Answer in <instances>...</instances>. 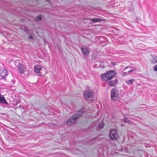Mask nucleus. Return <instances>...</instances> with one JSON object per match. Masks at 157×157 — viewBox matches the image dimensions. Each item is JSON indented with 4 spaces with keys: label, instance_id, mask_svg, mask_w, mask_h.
Returning a JSON list of instances; mask_svg holds the SVG:
<instances>
[{
    "label": "nucleus",
    "instance_id": "10",
    "mask_svg": "<svg viewBox=\"0 0 157 157\" xmlns=\"http://www.w3.org/2000/svg\"><path fill=\"white\" fill-rule=\"evenodd\" d=\"M130 68V67L127 66L126 67L124 70H123V73L125 74V75H126L128 74L129 73L132 72L134 71H135L136 70V69L135 68H134L133 69H132L129 70L128 72H124V71H125L127 69V68Z\"/></svg>",
    "mask_w": 157,
    "mask_h": 157
},
{
    "label": "nucleus",
    "instance_id": "13",
    "mask_svg": "<svg viewBox=\"0 0 157 157\" xmlns=\"http://www.w3.org/2000/svg\"><path fill=\"white\" fill-rule=\"evenodd\" d=\"M102 20L101 18H94L91 19L90 21L94 23L97 22H100L102 21Z\"/></svg>",
    "mask_w": 157,
    "mask_h": 157
},
{
    "label": "nucleus",
    "instance_id": "15",
    "mask_svg": "<svg viewBox=\"0 0 157 157\" xmlns=\"http://www.w3.org/2000/svg\"><path fill=\"white\" fill-rule=\"evenodd\" d=\"M104 123L103 122H101L97 127V130H100L103 128L104 127Z\"/></svg>",
    "mask_w": 157,
    "mask_h": 157
},
{
    "label": "nucleus",
    "instance_id": "4",
    "mask_svg": "<svg viewBox=\"0 0 157 157\" xmlns=\"http://www.w3.org/2000/svg\"><path fill=\"white\" fill-rule=\"evenodd\" d=\"M119 137L118 130L116 129L112 130L109 133V139L111 140H116Z\"/></svg>",
    "mask_w": 157,
    "mask_h": 157
},
{
    "label": "nucleus",
    "instance_id": "11",
    "mask_svg": "<svg viewBox=\"0 0 157 157\" xmlns=\"http://www.w3.org/2000/svg\"><path fill=\"white\" fill-rule=\"evenodd\" d=\"M151 58L150 59V61L152 63H157V56L154 55H151Z\"/></svg>",
    "mask_w": 157,
    "mask_h": 157
},
{
    "label": "nucleus",
    "instance_id": "14",
    "mask_svg": "<svg viewBox=\"0 0 157 157\" xmlns=\"http://www.w3.org/2000/svg\"><path fill=\"white\" fill-rule=\"evenodd\" d=\"M0 102L1 103L8 104L5 98L2 95H0Z\"/></svg>",
    "mask_w": 157,
    "mask_h": 157
},
{
    "label": "nucleus",
    "instance_id": "6",
    "mask_svg": "<svg viewBox=\"0 0 157 157\" xmlns=\"http://www.w3.org/2000/svg\"><path fill=\"white\" fill-rule=\"evenodd\" d=\"M8 74L7 70L5 69H0V79H4L6 81V77Z\"/></svg>",
    "mask_w": 157,
    "mask_h": 157
},
{
    "label": "nucleus",
    "instance_id": "1",
    "mask_svg": "<svg viewBox=\"0 0 157 157\" xmlns=\"http://www.w3.org/2000/svg\"><path fill=\"white\" fill-rule=\"evenodd\" d=\"M84 111L82 109H81L77 113L69 118L67 121V123L68 125H70L74 123L78 120L79 117L82 116Z\"/></svg>",
    "mask_w": 157,
    "mask_h": 157
},
{
    "label": "nucleus",
    "instance_id": "22",
    "mask_svg": "<svg viewBox=\"0 0 157 157\" xmlns=\"http://www.w3.org/2000/svg\"><path fill=\"white\" fill-rule=\"evenodd\" d=\"M45 0L47 2H49L50 0Z\"/></svg>",
    "mask_w": 157,
    "mask_h": 157
},
{
    "label": "nucleus",
    "instance_id": "20",
    "mask_svg": "<svg viewBox=\"0 0 157 157\" xmlns=\"http://www.w3.org/2000/svg\"><path fill=\"white\" fill-rule=\"evenodd\" d=\"M111 63L113 65H116L117 64L115 62H111Z\"/></svg>",
    "mask_w": 157,
    "mask_h": 157
},
{
    "label": "nucleus",
    "instance_id": "3",
    "mask_svg": "<svg viewBox=\"0 0 157 157\" xmlns=\"http://www.w3.org/2000/svg\"><path fill=\"white\" fill-rule=\"evenodd\" d=\"M83 94L85 98L88 101H92L93 100V92L90 90L84 92Z\"/></svg>",
    "mask_w": 157,
    "mask_h": 157
},
{
    "label": "nucleus",
    "instance_id": "2",
    "mask_svg": "<svg viewBox=\"0 0 157 157\" xmlns=\"http://www.w3.org/2000/svg\"><path fill=\"white\" fill-rule=\"evenodd\" d=\"M116 75V73L113 71H110L106 74H102L101 78L103 80H108L113 78Z\"/></svg>",
    "mask_w": 157,
    "mask_h": 157
},
{
    "label": "nucleus",
    "instance_id": "12",
    "mask_svg": "<svg viewBox=\"0 0 157 157\" xmlns=\"http://www.w3.org/2000/svg\"><path fill=\"white\" fill-rule=\"evenodd\" d=\"M118 80L117 79H116L114 81H108L109 85L111 86H115Z\"/></svg>",
    "mask_w": 157,
    "mask_h": 157
},
{
    "label": "nucleus",
    "instance_id": "9",
    "mask_svg": "<svg viewBox=\"0 0 157 157\" xmlns=\"http://www.w3.org/2000/svg\"><path fill=\"white\" fill-rule=\"evenodd\" d=\"M81 50L83 55H88L89 51L86 47H83L81 48Z\"/></svg>",
    "mask_w": 157,
    "mask_h": 157
},
{
    "label": "nucleus",
    "instance_id": "21",
    "mask_svg": "<svg viewBox=\"0 0 157 157\" xmlns=\"http://www.w3.org/2000/svg\"><path fill=\"white\" fill-rule=\"evenodd\" d=\"M29 39H33V37L32 35H31L29 36Z\"/></svg>",
    "mask_w": 157,
    "mask_h": 157
},
{
    "label": "nucleus",
    "instance_id": "7",
    "mask_svg": "<svg viewBox=\"0 0 157 157\" xmlns=\"http://www.w3.org/2000/svg\"><path fill=\"white\" fill-rule=\"evenodd\" d=\"M42 68V67L40 65H36L34 66V70L35 72L38 74L37 75H40V72Z\"/></svg>",
    "mask_w": 157,
    "mask_h": 157
},
{
    "label": "nucleus",
    "instance_id": "8",
    "mask_svg": "<svg viewBox=\"0 0 157 157\" xmlns=\"http://www.w3.org/2000/svg\"><path fill=\"white\" fill-rule=\"evenodd\" d=\"M18 70L20 73H24L25 71V68L23 65L21 64H19L18 67Z\"/></svg>",
    "mask_w": 157,
    "mask_h": 157
},
{
    "label": "nucleus",
    "instance_id": "18",
    "mask_svg": "<svg viewBox=\"0 0 157 157\" xmlns=\"http://www.w3.org/2000/svg\"><path fill=\"white\" fill-rule=\"evenodd\" d=\"M124 121L125 122H126L128 123H130V121L127 118H125L124 119Z\"/></svg>",
    "mask_w": 157,
    "mask_h": 157
},
{
    "label": "nucleus",
    "instance_id": "19",
    "mask_svg": "<svg viewBox=\"0 0 157 157\" xmlns=\"http://www.w3.org/2000/svg\"><path fill=\"white\" fill-rule=\"evenodd\" d=\"M153 70L155 71H157V64L154 67Z\"/></svg>",
    "mask_w": 157,
    "mask_h": 157
},
{
    "label": "nucleus",
    "instance_id": "5",
    "mask_svg": "<svg viewBox=\"0 0 157 157\" xmlns=\"http://www.w3.org/2000/svg\"><path fill=\"white\" fill-rule=\"evenodd\" d=\"M119 95L117 89L116 88L112 89L111 90V98L112 100H117L119 98Z\"/></svg>",
    "mask_w": 157,
    "mask_h": 157
},
{
    "label": "nucleus",
    "instance_id": "17",
    "mask_svg": "<svg viewBox=\"0 0 157 157\" xmlns=\"http://www.w3.org/2000/svg\"><path fill=\"white\" fill-rule=\"evenodd\" d=\"M42 19V17L41 16H39L38 17H37L36 18V20L37 21H40Z\"/></svg>",
    "mask_w": 157,
    "mask_h": 157
},
{
    "label": "nucleus",
    "instance_id": "16",
    "mask_svg": "<svg viewBox=\"0 0 157 157\" xmlns=\"http://www.w3.org/2000/svg\"><path fill=\"white\" fill-rule=\"evenodd\" d=\"M134 81L135 80L134 79H131L129 80L126 81L125 82L128 85L132 84Z\"/></svg>",
    "mask_w": 157,
    "mask_h": 157
}]
</instances>
